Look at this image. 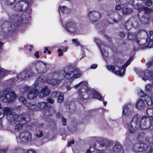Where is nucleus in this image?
Listing matches in <instances>:
<instances>
[{"label": "nucleus", "mask_w": 153, "mask_h": 153, "mask_svg": "<svg viewBox=\"0 0 153 153\" xmlns=\"http://www.w3.org/2000/svg\"><path fill=\"white\" fill-rule=\"evenodd\" d=\"M146 125H145V126H139V128H140L142 129H148L149 128V127H150L152 125H149V126L148 127H146Z\"/></svg>", "instance_id": "nucleus-52"}, {"label": "nucleus", "mask_w": 153, "mask_h": 153, "mask_svg": "<svg viewBox=\"0 0 153 153\" xmlns=\"http://www.w3.org/2000/svg\"><path fill=\"white\" fill-rule=\"evenodd\" d=\"M132 59V58H131L129 59H128L127 61L125 63L124 65H119V62L115 65L116 67H118L119 68H122L120 70L114 71L115 69V67L113 65H106V68L109 71H111L112 72L118 75L119 76H123L124 73L126 71L125 68L126 67L130 64L131 60Z\"/></svg>", "instance_id": "nucleus-4"}, {"label": "nucleus", "mask_w": 153, "mask_h": 153, "mask_svg": "<svg viewBox=\"0 0 153 153\" xmlns=\"http://www.w3.org/2000/svg\"><path fill=\"white\" fill-rule=\"evenodd\" d=\"M3 111V115H6V116L14 113L13 112L12 109L8 107L4 108Z\"/></svg>", "instance_id": "nucleus-26"}, {"label": "nucleus", "mask_w": 153, "mask_h": 153, "mask_svg": "<svg viewBox=\"0 0 153 153\" xmlns=\"http://www.w3.org/2000/svg\"><path fill=\"white\" fill-rule=\"evenodd\" d=\"M21 121L19 122V124H25L26 123H28L27 121L26 122V118L25 117H22L21 118Z\"/></svg>", "instance_id": "nucleus-48"}, {"label": "nucleus", "mask_w": 153, "mask_h": 153, "mask_svg": "<svg viewBox=\"0 0 153 153\" xmlns=\"http://www.w3.org/2000/svg\"><path fill=\"white\" fill-rule=\"evenodd\" d=\"M94 41L96 43L98 46L99 48H100L101 50V51L102 52V56L103 57V58L104 59H105V58L104 57V56H105L104 55V53H102V50H103V48L104 47H105V46L104 45H101L100 44V40L98 39L95 38L94 39Z\"/></svg>", "instance_id": "nucleus-29"}, {"label": "nucleus", "mask_w": 153, "mask_h": 153, "mask_svg": "<svg viewBox=\"0 0 153 153\" xmlns=\"http://www.w3.org/2000/svg\"><path fill=\"white\" fill-rule=\"evenodd\" d=\"M147 47L149 48L152 47L153 46V41L150 39L149 42L147 44Z\"/></svg>", "instance_id": "nucleus-51"}, {"label": "nucleus", "mask_w": 153, "mask_h": 153, "mask_svg": "<svg viewBox=\"0 0 153 153\" xmlns=\"http://www.w3.org/2000/svg\"><path fill=\"white\" fill-rule=\"evenodd\" d=\"M27 106L30 109L32 110H35L37 107V106L35 104H31L28 103L26 104Z\"/></svg>", "instance_id": "nucleus-40"}, {"label": "nucleus", "mask_w": 153, "mask_h": 153, "mask_svg": "<svg viewBox=\"0 0 153 153\" xmlns=\"http://www.w3.org/2000/svg\"><path fill=\"white\" fill-rule=\"evenodd\" d=\"M36 132L37 133L35 134V136L37 137H41L43 136V134L42 131L39 130V134L38 131H36Z\"/></svg>", "instance_id": "nucleus-46"}, {"label": "nucleus", "mask_w": 153, "mask_h": 153, "mask_svg": "<svg viewBox=\"0 0 153 153\" xmlns=\"http://www.w3.org/2000/svg\"><path fill=\"white\" fill-rule=\"evenodd\" d=\"M24 71L27 77H29L33 76L35 74V73L32 71V70L30 68L24 70Z\"/></svg>", "instance_id": "nucleus-34"}, {"label": "nucleus", "mask_w": 153, "mask_h": 153, "mask_svg": "<svg viewBox=\"0 0 153 153\" xmlns=\"http://www.w3.org/2000/svg\"><path fill=\"white\" fill-rule=\"evenodd\" d=\"M145 135V133L143 132L140 133L137 136V137L138 139L142 138Z\"/></svg>", "instance_id": "nucleus-54"}, {"label": "nucleus", "mask_w": 153, "mask_h": 153, "mask_svg": "<svg viewBox=\"0 0 153 153\" xmlns=\"http://www.w3.org/2000/svg\"><path fill=\"white\" fill-rule=\"evenodd\" d=\"M64 100V95L62 94H59L57 99V102L59 103H61L63 102Z\"/></svg>", "instance_id": "nucleus-39"}, {"label": "nucleus", "mask_w": 153, "mask_h": 153, "mask_svg": "<svg viewBox=\"0 0 153 153\" xmlns=\"http://www.w3.org/2000/svg\"><path fill=\"white\" fill-rule=\"evenodd\" d=\"M145 104L142 100H140L136 104V106L139 109H142L145 107Z\"/></svg>", "instance_id": "nucleus-30"}, {"label": "nucleus", "mask_w": 153, "mask_h": 153, "mask_svg": "<svg viewBox=\"0 0 153 153\" xmlns=\"http://www.w3.org/2000/svg\"><path fill=\"white\" fill-rule=\"evenodd\" d=\"M47 101L50 103L53 104L54 102V100H53L50 98H49L47 99Z\"/></svg>", "instance_id": "nucleus-55"}, {"label": "nucleus", "mask_w": 153, "mask_h": 153, "mask_svg": "<svg viewBox=\"0 0 153 153\" xmlns=\"http://www.w3.org/2000/svg\"><path fill=\"white\" fill-rule=\"evenodd\" d=\"M133 25L132 22L130 21H128L126 23L125 27L126 29L129 30L132 28Z\"/></svg>", "instance_id": "nucleus-37"}, {"label": "nucleus", "mask_w": 153, "mask_h": 153, "mask_svg": "<svg viewBox=\"0 0 153 153\" xmlns=\"http://www.w3.org/2000/svg\"><path fill=\"white\" fill-rule=\"evenodd\" d=\"M140 20L143 24H145L148 23L149 21V15L147 14H145L141 17Z\"/></svg>", "instance_id": "nucleus-27"}, {"label": "nucleus", "mask_w": 153, "mask_h": 153, "mask_svg": "<svg viewBox=\"0 0 153 153\" xmlns=\"http://www.w3.org/2000/svg\"><path fill=\"white\" fill-rule=\"evenodd\" d=\"M137 34L136 33H133L132 32H129L128 35V39L130 40H134L135 41L137 39Z\"/></svg>", "instance_id": "nucleus-33"}, {"label": "nucleus", "mask_w": 153, "mask_h": 153, "mask_svg": "<svg viewBox=\"0 0 153 153\" xmlns=\"http://www.w3.org/2000/svg\"><path fill=\"white\" fill-rule=\"evenodd\" d=\"M72 42L74 43L76 46H80L81 47H83V46L78 41L77 39H72Z\"/></svg>", "instance_id": "nucleus-43"}, {"label": "nucleus", "mask_w": 153, "mask_h": 153, "mask_svg": "<svg viewBox=\"0 0 153 153\" xmlns=\"http://www.w3.org/2000/svg\"><path fill=\"white\" fill-rule=\"evenodd\" d=\"M62 120L63 123V124H66V119L62 117Z\"/></svg>", "instance_id": "nucleus-63"}, {"label": "nucleus", "mask_w": 153, "mask_h": 153, "mask_svg": "<svg viewBox=\"0 0 153 153\" xmlns=\"http://www.w3.org/2000/svg\"><path fill=\"white\" fill-rule=\"evenodd\" d=\"M88 16L91 22H96L100 19L101 14L97 11H90L88 13Z\"/></svg>", "instance_id": "nucleus-9"}, {"label": "nucleus", "mask_w": 153, "mask_h": 153, "mask_svg": "<svg viewBox=\"0 0 153 153\" xmlns=\"http://www.w3.org/2000/svg\"><path fill=\"white\" fill-rule=\"evenodd\" d=\"M123 149V147L120 145H116L114 146L113 148V150L114 152L115 153L121 152Z\"/></svg>", "instance_id": "nucleus-32"}, {"label": "nucleus", "mask_w": 153, "mask_h": 153, "mask_svg": "<svg viewBox=\"0 0 153 153\" xmlns=\"http://www.w3.org/2000/svg\"><path fill=\"white\" fill-rule=\"evenodd\" d=\"M23 125H9V130L11 132H18L23 128Z\"/></svg>", "instance_id": "nucleus-20"}, {"label": "nucleus", "mask_w": 153, "mask_h": 153, "mask_svg": "<svg viewBox=\"0 0 153 153\" xmlns=\"http://www.w3.org/2000/svg\"><path fill=\"white\" fill-rule=\"evenodd\" d=\"M20 91L22 94H28L27 97L30 100L36 98L39 94V91L34 89L31 86L26 85L21 89Z\"/></svg>", "instance_id": "nucleus-5"}, {"label": "nucleus", "mask_w": 153, "mask_h": 153, "mask_svg": "<svg viewBox=\"0 0 153 153\" xmlns=\"http://www.w3.org/2000/svg\"><path fill=\"white\" fill-rule=\"evenodd\" d=\"M97 144L96 143H95L94 144V148L96 149L97 150L99 151L100 152H99V153H105L103 152V151L105 149H102L101 150H100V149H96V145Z\"/></svg>", "instance_id": "nucleus-53"}, {"label": "nucleus", "mask_w": 153, "mask_h": 153, "mask_svg": "<svg viewBox=\"0 0 153 153\" xmlns=\"http://www.w3.org/2000/svg\"><path fill=\"white\" fill-rule=\"evenodd\" d=\"M19 137L22 141L27 142L31 140L32 134L29 131L25 130L19 133Z\"/></svg>", "instance_id": "nucleus-10"}, {"label": "nucleus", "mask_w": 153, "mask_h": 153, "mask_svg": "<svg viewBox=\"0 0 153 153\" xmlns=\"http://www.w3.org/2000/svg\"><path fill=\"white\" fill-rule=\"evenodd\" d=\"M57 51L58 52H59L58 55L59 56H62L63 55V53L62 52V50L61 49H58Z\"/></svg>", "instance_id": "nucleus-57"}, {"label": "nucleus", "mask_w": 153, "mask_h": 153, "mask_svg": "<svg viewBox=\"0 0 153 153\" xmlns=\"http://www.w3.org/2000/svg\"><path fill=\"white\" fill-rule=\"evenodd\" d=\"M151 110V109H149L146 111V113L147 115L149 117H150V118L149 119L145 117L141 118L140 124H144L147 123V122H149V120H150V123L151 124L153 123V114L152 115H151L149 113Z\"/></svg>", "instance_id": "nucleus-16"}, {"label": "nucleus", "mask_w": 153, "mask_h": 153, "mask_svg": "<svg viewBox=\"0 0 153 153\" xmlns=\"http://www.w3.org/2000/svg\"><path fill=\"white\" fill-rule=\"evenodd\" d=\"M47 105V103L45 102H41L38 103L37 107L39 108L43 109Z\"/></svg>", "instance_id": "nucleus-38"}, {"label": "nucleus", "mask_w": 153, "mask_h": 153, "mask_svg": "<svg viewBox=\"0 0 153 153\" xmlns=\"http://www.w3.org/2000/svg\"><path fill=\"white\" fill-rule=\"evenodd\" d=\"M79 87V97L78 100L80 102L81 104L83 102L84 100L88 98V95L91 94L93 95L94 97L101 101H103V98L94 89H91L85 85V83L84 82H81L79 83L74 86L75 88L78 87Z\"/></svg>", "instance_id": "nucleus-1"}, {"label": "nucleus", "mask_w": 153, "mask_h": 153, "mask_svg": "<svg viewBox=\"0 0 153 153\" xmlns=\"http://www.w3.org/2000/svg\"><path fill=\"white\" fill-rule=\"evenodd\" d=\"M139 76L144 81L147 79L152 80L153 79V72L148 70H146L141 72Z\"/></svg>", "instance_id": "nucleus-13"}, {"label": "nucleus", "mask_w": 153, "mask_h": 153, "mask_svg": "<svg viewBox=\"0 0 153 153\" xmlns=\"http://www.w3.org/2000/svg\"><path fill=\"white\" fill-rule=\"evenodd\" d=\"M98 143L99 145V146L101 148H105V149H106L107 147H111L112 146L113 144V143L112 142L107 141L104 142L103 143H101L99 142H97Z\"/></svg>", "instance_id": "nucleus-23"}, {"label": "nucleus", "mask_w": 153, "mask_h": 153, "mask_svg": "<svg viewBox=\"0 0 153 153\" xmlns=\"http://www.w3.org/2000/svg\"><path fill=\"white\" fill-rule=\"evenodd\" d=\"M16 0H6L5 4L8 5H13L15 2Z\"/></svg>", "instance_id": "nucleus-44"}, {"label": "nucleus", "mask_w": 153, "mask_h": 153, "mask_svg": "<svg viewBox=\"0 0 153 153\" xmlns=\"http://www.w3.org/2000/svg\"><path fill=\"white\" fill-rule=\"evenodd\" d=\"M60 93L58 91H55L53 92L51 94V96L53 97H56L57 96H59Z\"/></svg>", "instance_id": "nucleus-50"}, {"label": "nucleus", "mask_w": 153, "mask_h": 153, "mask_svg": "<svg viewBox=\"0 0 153 153\" xmlns=\"http://www.w3.org/2000/svg\"><path fill=\"white\" fill-rule=\"evenodd\" d=\"M150 39L153 41V31H150L149 32Z\"/></svg>", "instance_id": "nucleus-58"}, {"label": "nucleus", "mask_w": 153, "mask_h": 153, "mask_svg": "<svg viewBox=\"0 0 153 153\" xmlns=\"http://www.w3.org/2000/svg\"><path fill=\"white\" fill-rule=\"evenodd\" d=\"M145 100V101L146 102L147 104L149 105H150L152 104V102L150 98L147 97V98H146Z\"/></svg>", "instance_id": "nucleus-45"}, {"label": "nucleus", "mask_w": 153, "mask_h": 153, "mask_svg": "<svg viewBox=\"0 0 153 153\" xmlns=\"http://www.w3.org/2000/svg\"><path fill=\"white\" fill-rule=\"evenodd\" d=\"M143 10L144 11L145 13H151L152 12L151 9H150L148 7H144Z\"/></svg>", "instance_id": "nucleus-49"}, {"label": "nucleus", "mask_w": 153, "mask_h": 153, "mask_svg": "<svg viewBox=\"0 0 153 153\" xmlns=\"http://www.w3.org/2000/svg\"><path fill=\"white\" fill-rule=\"evenodd\" d=\"M28 7V4L25 1H22L17 3L14 6V9L17 11L25 10Z\"/></svg>", "instance_id": "nucleus-11"}, {"label": "nucleus", "mask_w": 153, "mask_h": 153, "mask_svg": "<svg viewBox=\"0 0 153 153\" xmlns=\"http://www.w3.org/2000/svg\"><path fill=\"white\" fill-rule=\"evenodd\" d=\"M123 14L125 15L130 14L132 12V9L130 8L124 7L122 8Z\"/></svg>", "instance_id": "nucleus-31"}, {"label": "nucleus", "mask_w": 153, "mask_h": 153, "mask_svg": "<svg viewBox=\"0 0 153 153\" xmlns=\"http://www.w3.org/2000/svg\"><path fill=\"white\" fill-rule=\"evenodd\" d=\"M19 101L22 103L23 104H25L27 102L26 100L23 97H19Z\"/></svg>", "instance_id": "nucleus-47"}, {"label": "nucleus", "mask_w": 153, "mask_h": 153, "mask_svg": "<svg viewBox=\"0 0 153 153\" xmlns=\"http://www.w3.org/2000/svg\"><path fill=\"white\" fill-rule=\"evenodd\" d=\"M152 85L150 84H149L147 85L146 86L145 88V91L147 92H151L152 91Z\"/></svg>", "instance_id": "nucleus-41"}, {"label": "nucleus", "mask_w": 153, "mask_h": 153, "mask_svg": "<svg viewBox=\"0 0 153 153\" xmlns=\"http://www.w3.org/2000/svg\"><path fill=\"white\" fill-rule=\"evenodd\" d=\"M152 4V2L150 0L147 1L146 2V4L147 6H150Z\"/></svg>", "instance_id": "nucleus-59"}, {"label": "nucleus", "mask_w": 153, "mask_h": 153, "mask_svg": "<svg viewBox=\"0 0 153 153\" xmlns=\"http://www.w3.org/2000/svg\"><path fill=\"white\" fill-rule=\"evenodd\" d=\"M17 77H18V79L21 80L24 79L25 78L27 77L25 73V72L24 71H23L20 74L18 75Z\"/></svg>", "instance_id": "nucleus-36"}, {"label": "nucleus", "mask_w": 153, "mask_h": 153, "mask_svg": "<svg viewBox=\"0 0 153 153\" xmlns=\"http://www.w3.org/2000/svg\"><path fill=\"white\" fill-rule=\"evenodd\" d=\"M47 65V63L42 61L37 62L35 65V68L36 72L39 74L46 72L48 70L46 66Z\"/></svg>", "instance_id": "nucleus-7"}, {"label": "nucleus", "mask_w": 153, "mask_h": 153, "mask_svg": "<svg viewBox=\"0 0 153 153\" xmlns=\"http://www.w3.org/2000/svg\"><path fill=\"white\" fill-rule=\"evenodd\" d=\"M121 8V6L120 5H116L115 7V9L117 10H119Z\"/></svg>", "instance_id": "nucleus-64"}, {"label": "nucleus", "mask_w": 153, "mask_h": 153, "mask_svg": "<svg viewBox=\"0 0 153 153\" xmlns=\"http://www.w3.org/2000/svg\"><path fill=\"white\" fill-rule=\"evenodd\" d=\"M26 153H36V152L35 150L29 149L27 151Z\"/></svg>", "instance_id": "nucleus-61"}, {"label": "nucleus", "mask_w": 153, "mask_h": 153, "mask_svg": "<svg viewBox=\"0 0 153 153\" xmlns=\"http://www.w3.org/2000/svg\"><path fill=\"white\" fill-rule=\"evenodd\" d=\"M97 67V65L96 64H94L90 66V68L91 69H95Z\"/></svg>", "instance_id": "nucleus-62"}, {"label": "nucleus", "mask_w": 153, "mask_h": 153, "mask_svg": "<svg viewBox=\"0 0 153 153\" xmlns=\"http://www.w3.org/2000/svg\"><path fill=\"white\" fill-rule=\"evenodd\" d=\"M143 39L139 40L137 39L135 41L139 45L141 46H143L145 44V42H143Z\"/></svg>", "instance_id": "nucleus-42"}, {"label": "nucleus", "mask_w": 153, "mask_h": 153, "mask_svg": "<svg viewBox=\"0 0 153 153\" xmlns=\"http://www.w3.org/2000/svg\"><path fill=\"white\" fill-rule=\"evenodd\" d=\"M128 127L130 133H133L139 129V126H145V125H128Z\"/></svg>", "instance_id": "nucleus-21"}, {"label": "nucleus", "mask_w": 153, "mask_h": 153, "mask_svg": "<svg viewBox=\"0 0 153 153\" xmlns=\"http://www.w3.org/2000/svg\"><path fill=\"white\" fill-rule=\"evenodd\" d=\"M46 77L43 76H39L34 83L35 85L36 86L41 84L43 82H45L46 81Z\"/></svg>", "instance_id": "nucleus-24"}, {"label": "nucleus", "mask_w": 153, "mask_h": 153, "mask_svg": "<svg viewBox=\"0 0 153 153\" xmlns=\"http://www.w3.org/2000/svg\"><path fill=\"white\" fill-rule=\"evenodd\" d=\"M59 11L60 14V10L63 13H69L71 11V9L67 8L65 6L60 7L58 9Z\"/></svg>", "instance_id": "nucleus-28"}, {"label": "nucleus", "mask_w": 153, "mask_h": 153, "mask_svg": "<svg viewBox=\"0 0 153 153\" xmlns=\"http://www.w3.org/2000/svg\"><path fill=\"white\" fill-rule=\"evenodd\" d=\"M12 24L7 21L5 22L3 24L1 25V28L2 31L5 33H7L10 31L12 29Z\"/></svg>", "instance_id": "nucleus-17"}, {"label": "nucleus", "mask_w": 153, "mask_h": 153, "mask_svg": "<svg viewBox=\"0 0 153 153\" xmlns=\"http://www.w3.org/2000/svg\"><path fill=\"white\" fill-rule=\"evenodd\" d=\"M62 125L59 129V132L61 136L65 134L67 131V128L71 132L76 131L77 130L76 126H74L75 125Z\"/></svg>", "instance_id": "nucleus-8"}, {"label": "nucleus", "mask_w": 153, "mask_h": 153, "mask_svg": "<svg viewBox=\"0 0 153 153\" xmlns=\"http://www.w3.org/2000/svg\"><path fill=\"white\" fill-rule=\"evenodd\" d=\"M24 15H19L16 14L9 15L10 22L14 27H18L22 23H26V18H23Z\"/></svg>", "instance_id": "nucleus-6"}, {"label": "nucleus", "mask_w": 153, "mask_h": 153, "mask_svg": "<svg viewBox=\"0 0 153 153\" xmlns=\"http://www.w3.org/2000/svg\"><path fill=\"white\" fill-rule=\"evenodd\" d=\"M141 118L138 115H135L132 118L131 123L135 124H140Z\"/></svg>", "instance_id": "nucleus-22"}, {"label": "nucleus", "mask_w": 153, "mask_h": 153, "mask_svg": "<svg viewBox=\"0 0 153 153\" xmlns=\"http://www.w3.org/2000/svg\"><path fill=\"white\" fill-rule=\"evenodd\" d=\"M19 115L15 113H13L7 116V120L9 123H11L13 121H17L16 120L19 117Z\"/></svg>", "instance_id": "nucleus-19"}, {"label": "nucleus", "mask_w": 153, "mask_h": 153, "mask_svg": "<svg viewBox=\"0 0 153 153\" xmlns=\"http://www.w3.org/2000/svg\"><path fill=\"white\" fill-rule=\"evenodd\" d=\"M16 98V95L13 91H9L5 89L0 92V101L4 103H11Z\"/></svg>", "instance_id": "nucleus-3"}, {"label": "nucleus", "mask_w": 153, "mask_h": 153, "mask_svg": "<svg viewBox=\"0 0 153 153\" xmlns=\"http://www.w3.org/2000/svg\"><path fill=\"white\" fill-rule=\"evenodd\" d=\"M53 78L62 80L65 78L63 71H55L52 73Z\"/></svg>", "instance_id": "nucleus-18"}, {"label": "nucleus", "mask_w": 153, "mask_h": 153, "mask_svg": "<svg viewBox=\"0 0 153 153\" xmlns=\"http://www.w3.org/2000/svg\"><path fill=\"white\" fill-rule=\"evenodd\" d=\"M62 81V80L53 78L52 79L49 80L48 82L53 86H57L60 83H61Z\"/></svg>", "instance_id": "nucleus-25"}, {"label": "nucleus", "mask_w": 153, "mask_h": 153, "mask_svg": "<svg viewBox=\"0 0 153 153\" xmlns=\"http://www.w3.org/2000/svg\"><path fill=\"white\" fill-rule=\"evenodd\" d=\"M50 92V89L48 88L47 86H45L42 88L40 92L39 91L38 97L39 98H43L49 95Z\"/></svg>", "instance_id": "nucleus-15"}, {"label": "nucleus", "mask_w": 153, "mask_h": 153, "mask_svg": "<svg viewBox=\"0 0 153 153\" xmlns=\"http://www.w3.org/2000/svg\"><path fill=\"white\" fill-rule=\"evenodd\" d=\"M134 106L131 104L124 105L123 107L122 114L126 116L131 115L133 113Z\"/></svg>", "instance_id": "nucleus-12"}, {"label": "nucleus", "mask_w": 153, "mask_h": 153, "mask_svg": "<svg viewBox=\"0 0 153 153\" xmlns=\"http://www.w3.org/2000/svg\"><path fill=\"white\" fill-rule=\"evenodd\" d=\"M119 35L121 37H123L125 36V34L124 32L121 31L119 33Z\"/></svg>", "instance_id": "nucleus-60"}, {"label": "nucleus", "mask_w": 153, "mask_h": 153, "mask_svg": "<svg viewBox=\"0 0 153 153\" xmlns=\"http://www.w3.org/2000/svg\"><path fill=\"white\" fill-rule=\"evenodd\" d=\"M133 6L135 9L138 10L139 12L143 10L144 7L142 4L137 3V4H133Z\"/></svg>", "instance_id": "nucleus-35"}, {"label": "nucleus", "mask_w": 153, "mask_h": 153, "mask_svg": "<svg viewBox=\"0 0 153 153\" xmlns=\"http://www.w3.org/2000/svg\"><path fill=\"white\" fill-rule=\"evenodd\" d=\"M65 26L67 30L71 33H75L78 30V28L77 24L74 22H69L66 24Z\"/></svg>", "instance_id": "nucleus-14"}, {"label": "nucleus", "mask_w": 153, "mask_h": 153, "mask_svg": "<svg viewBox=\"0 0 153 153\" xmlns=\"http://www.w3.org/2000/svg\"><path fill=\"white\" fill-rule=\"evenodd\" d=\"M64 71L65 74V77L68 79H71L73 80L82 75L79 70L72 65L65 67Z\"/></svg>", "instance_id": "nucleus-2"}, {"label": "nucleus", "mask_w": 153, "mask_h": 153, "mask_svg": "<svg viewBox=\"0 0 153 153\" xmlns=\"http://www.w3.org/2000/svg\"><path fill=\"white\" fill-rule=\"evenodd\" d=\"M74 142L75 141L74 140H73L72 141H70L67 145V146L68 147H70L71 146V144H74Z\"/></svg>", "instance_id": "nucleus-56"}]
</instances>
